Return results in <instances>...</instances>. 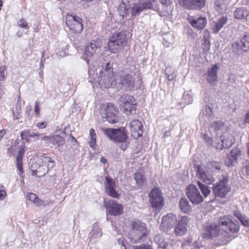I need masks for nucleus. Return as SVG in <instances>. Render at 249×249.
<instances>
[{
  "label": "nucleus",
  "instance_id": "f257e3e1",
  "mask_svg": "<svg viewBox=\"0 0 249 249\" xmlns=\"http://www.w3.org/2000/svg\"><path fill=\"white\" fill-rule=\"evenodd\" d=\"M110 65V63H107L105 67L102 66L96 69L95 76L94 70L89 67V74L93 76L92 78L98 82L101 88H109L116 86L117 84L121 85L126 90L134 88L135 79L131 75L123 71L114 73Z\"/></svg>",
  "mask_w": 249,
  "mask_h": 249
},
{
  "label": "nucleus",
  "instance_id": "f03ea898",
  "mask_svg": "<svg viewBox=\"0 0 249 249\" xmlns=\"http://www.w3.org/2000/svg\"><path fill=\"white\" fill-rule=\"evenodd\" d=\"M240 229L239 222L233 221L231 216H224L218 220V225H211L206 227V237L213 238L223 234V232L227 233V230L232 233H237Z\"/></svg>",
  "mask_w": 249,
  "mask_h": 249
},
{
  "label": "nucleus",
  "instance_id": "7ed1b4c3",
  "mask_svg": "<svg viewBox=\"0 0 249 249\" xmlns=\"http://www.w3.org/2000/svg\"><path fill=\"white\" fill-rule=\"evenodd\" d=\"M147 231L145 224L138 219L131 221L129 225L128 237L132 243L143 241Z\"/></svg>",
  "mask_w": 249,
  "mask_h": 249
},
{
  "label": "nucleus",
  "instance_id": "20e7f679",
  "mask_svg": "<svg viewBox=\"0 0 249 249\" xmlns=\"http://www.w3.org/2000/svg\"><path fill=\"white\" fill-rule=\"evenodd\" d=\"M101 130L110 140L116 142L122 143L121 149L123 151L126 150L128 137L124 127L117 129L104 127Z\"/></svg>",
  "mask_w": 249,
  "mask_h": 249
},
{
  "label": "nucleus",
  "instance_id": "39448f33",
  "mask_svg": "<svg viewBox=\"0 0 249 249\" xmlns=\"http://www.w3.org/2000/svg\"><path fill=\"white\" fill-rule=\"evenodd\" d=\"M127 42L126 32L125 31L116 32L112 34L107 43L108 50L112 53H117Z\"/></svg>",
  "mask_w": 249,
  "mask_h": 249
},
{
  "label": "nucleus",
  "instance_id": "423d86ee",
  "mask_svg": "<svg viewBox=\"0 0 249 249\" xmlns=\"http://www.w3.org/2000/svg\"><path fill=\"white\" fill-rule=\"evenodd\" d=\"M66 26L65 30L71 32V33L80 34L83 30L82 20L76 15L67 14L65 17Z\"/></svg>",
  "mask_w": 249,
  "mask_h": 249
},
{
  "label": "nucleus",
  "instance_id": "0eeeda50",
  "mask_svg": "<svg viewBox=\"0 0 249 249\" xmlns=\"http://www.w3.org/2000/svg\"><path fill=\"white\" fill-rule=\"evenodd\" d=\"M120 109L126 115H129L136 109V104L133 96L127 94H123L118 101Z\"/></svg>",
  "mask_w": 249,
  "mask_h": 249
},
{
  "label": "nucleus",
  "instance_id": "6e6552de",
  "mask_svg": "<svg viewBox=\"0 0 249 249\" xmlns=\"http://www.w3.org/2000/svg\"><path fill=\"white\" fill-rule=\"evenodd\" d=\"M228 177L226 175L222 177V179L213 187V192L216 197H224L231 190L228 185Z\"/></svg>",
  "mask_w": 249,
  "mask_h": 249
},
{
  "label": "nucleus",
  "instance_id": "1a4fd4ad",
  "mask_svg": "<svg viewBox=\"0 0 249 249\" xmlns=\"http://www.w3.org/2000/svg\"><path fill=\"white\" fill-rule=\"evenodd\" d=\"M231 48L233 53L237 55L242 54L244 52L249 50V33H247L238 41L231 44Z\"/></svg>",
  "mask_w": 249,
  "mask_h": 249
},
{
  "label": "nucleus",
  "instance_id": "9d476101",
  "mask_svg": "<svg viewBox=\"0 0 249 249\" xmlns=\"http://www.w3.org/2000/svg\"><path fill=\"white\" fill-rule=\"evenodd\" d=\"M186 194L194 205H198L203 201V197L201 195L197 188L193 184H190L188 186Z\"/></svg>",
  "mask_w": 249,
  "mask_h": 249
},
{
  "label": "nucleus",
  "instance_id": "9b49d317",
  "mask_svg": "<svg viewBox=\"0 0 249 249\" xmlns=\"http://www.w3.org/2000/svg\"><path fill=\"white\" fill-rule=\"evenodd\" d=\"M105 114L102 116L103 121H107L111 124H115L117 121V117L116 113L118 109L117 107H114L113 104L108 103L104 107Z\"/></svg>",
  "mask_w": 249,
  "mask_h": 249
},
{
  "label": "nucleus",
  "instance_id": "f8f14e48",
  "mask_svg": "<svg viewBox=\"0 0 249 249\" xmlns=\"http://www.w3.org/2000/svg\"><path fill=\"white\" fill-rule=\"evenodd\" d=\"M177 222L176 215L173 213H169L162 218L160 229L164 232L171 230Z\"/></svg>",
  "mask_w": 249,
  "mask_h": 249
},
{
  "label": "nucleus",
  "instance_id": "ddd939ff",
  "mask_svg": "<svg viewBox=\"0 0 249 249\" xmlns=\"http://www.w3.org/2000/svg\"><path fill=\"white\" fill-rule=\"evenodd\" d=\"M178 3L189 10H201L205 6L206 0H178Z\"/></svg>",
  "mask_w": 249,
  "mask_h": 249
},
{
  "label": "nucleus",
  "instance_id": "4468645a",
  "mask_svg": "<svg viewBox=\"0 0 249 249\" xmlns=\"http://www.w3.org/2000/svg\"><path fill=\"white\" fill-rule=\"evenodd\" d=\"M190 218L187 216H181L174 228V233L177 236H181L185 234L187 231Z\"/></svg>",
  "mask_w": 249,
  "mask_h": 249
},
{
  "label": "nucleus",
  "instance_id": "2eb2a0df",
  "mask_svg": "<svg viewBox=\"0 0 249 249\" xmlns=\"http://www.w3.org/2000/svg\"><path fill=\"white\" fill-rule=\"evenodd\" d=\"M104 204L107 212L112 215L118 216L123 213V206L114 200L105 201Z\"/></svg>",
  "mask_w": 249,
  "mask_h": 249
},
{
  "label": "nucleus",
  "instance_id": "dca6fc26",
  "mask_svg": "<svg viewBox=\"0 0 249 249\" xmlns=\"http://www.w3.org/2000/svg\"><path fill=\"white\" fill-rule=\"evenodd\" d=\"M104 186L105 193L107 195L113 198H119V195L115 190L116 182L108 175L105 177Z\"/></svg>",
  "mask_w": 249,
  "mask_h": 249
},
{
  "label": "nucleus",
  "instance_id": "f3484780",
  "mask_svg": "<svg viewBox=\"0 0 249 249\" xmlns=\"http://www.w3.org/2000/svg\"><path fill=\"white\" fill-rule=\"evenodd\" d=\"M209 170L206 168L203 164L199 165L197 167L196 176L205 183L210 184L214 180Z\"/></svg>",
  "mask_w": 249,
  "mask_h": 249
},
{
  "label": "nucleus",
  "instance_id": "a211bd4d",
  "mask_svg": "<svg viewBox=\"0 0 249 249\" xmlns=\"http://www.w3.org/2000/svg\"><path fill=\"white\" fill-rule=\"evenodd\" d=\"M150 202L153 207L160 209L163 206V198L160 190L157 188L152 189L149 195Z\"/></svg>",
  "mask_w": 249,
  "mask_h": 249
},
{
  "label": "nucleus",
  "instance_id": "6ab92c4d",
  "mask_svg": "<svg viewBox=\"0 0 249 249\" xmlns=\"http://www.w3.org/2000/svg\"><path fill=\"white\" fill-rule=\"evenodd\" d=\"M220 142H218L215 146L217 149L221 150L223 148H229L234 142L233 136L228 133H224L223 136H220Z\"/></svg>",
  "mask_w": 249,
  "mask_h": 249
},
{
  "label": "nucleus",
  "instance_id": "aec40b11",
  "mask_svg": "<svg viewBox=\"0 0 249 249\" xmlns=\"http://www.w3.org/2000/svg\"><path fill=\"white\" fill-rule=\"evenodd\" d=\"M100 44L94 42L90 43L86 46L84 49L83 57L87 60L88 63H89V58L92 57L96 53L97 50L100 48Z\"/></svg>",
  "mask_w": 249,
  "mask_h": 249
},
{
  "label": "nucleus",
  "instance_id": "412c9836",
  "mask_svg": "<svg viewBox=\"0 0 249 249\" xmlns=\"http://www.w3.org/2000/svg\"><path fill=\"white\" fill-rule=\"evenodd\" d=\"M219 67L217 64L212 66L211 68L208 70L206 75V80L212 86L215 85L217 81V71Z\"/></svg>",
  "mask_w": 249,
  "mask_h": 249
},
{
  "label": "nucleus",
  "instance_id": "4be33fe9",
  "mask_svg": "<svg viewBox=\"0 0 249 249\" xmlns=\"http://www.w3.org/2000/svg\"><path fill=\"white\" fill-rule=\"evenodd\" d=\"M132 136L135 139L142 136V123L138 120L131 122L129 124Z\"/></svg>",
  "mask_w": 249,
  "mask_h": 249
},
{
  "label": "nucleus",
  "instance_id": "5701e85b",
  "mask_svg": "<svg viewBox=\"0 0 249 249\" xmlns=\"http://www.w3.org/2000/svg\"><path fill=\"white\" fill-rule=\"evenodd\" d=\"M188 20L190 24L197 30H202L207 23L206 18L204 17H199L197 18H190Z\"/></svg>",
  "mask_w": 249,
  "mask_h": 249
},
{
  "label": "nucleus",
  "instance_id": "b1692460",
  "mask_svg": "<svg viewBox=\"0 0 249 249\" xmlns=\"http://www.w3.org/2000/svg\"><path fill=\"white\" fill-rule=\"evenodd\" d=\"M212 109L209 106H205L199 115L200 121H203L205 124L210 122L213 118Z\"/></svg>",
  "mask_w": 249,
  "mask_h": 249
},
{
  "label": "nucleus",
  "instance_id": "393cba45",
  "mask_svg": "<svg viewBox=\"0 0 249 249\" xmlns=\"http://www.w3.org/2000/svg\"><path fill=\"white\" fill-rule=\"evenodd\" d=\"M118 11L120 17H122V18H125L126 19L127 16L129 15L130 12L129 5L122 1L118 7Z\"/></svg>",
  "mask_w": 249,
  "mask_h": 249
},
{
  "label": "nucleus",
  "instance_id": "a878e982",
  "mask_svg": "<svg viewBox=\"0 0 249 249\" xmlns=\"http://www.w3.org/2000/svg\"><path fill=\"white\" fill-rule=\"evenodd\" d=\"M69 46L66 43H62L59 45V48L55 54L53 55L54 58L61 59L68 54L67 50Z\"/></svg>",
  "mask_w": 249,
  "mask_h": 249
},
{
  "label": "nucleus",
  "instance_id": "bb28decb",
  "mask_svg": "<svg viewBox=\"0 0 249 249\" xmlns=\"http://www.w3.org/2000/svg\"><path fill=\"white\" fill-rule=\"evenodd\" d=\"M240 151L237 149H232L228 156L226 163L228 166L233 165L239 155Z\"/></svg>",
  "mask_w": 249,
  "mask_h": 249
},
{
  "label": "nucleus",
  "instance_id": "cd10ccee",
  "mask_svg": "<svg viewBox=\"0 0 249 249\" xmlns=\"http://www.w3.org/2000/svg\"><path fill=\"white\" fill-rule=\"evenodd\" d=\"M179 207L180 211L185 213L189 214L192 212L191 206L186 198H181L179 200Z\"/></svg>",
  "mask_w": 249,
  "mask_h": 249
},
{
  "label": "nucleus",
  "instance_id": "c85d7f7f",
  "mask_svg": "<svg viewBox=\"0 0 249 249\" xmlns=\"http://www.w3.org/2000/svg\"><path fill=\"white\" fill-rule=\"evenodd\" d=\"M228 0H216L214 3V8L219 13H225L228 4Z\"/></svg>",
  "mask_w": 249,
  "mask_h": 249
},
{
  "label": "nucleus",
  "instance_id": "c756f323",
  "mask_svg": "<svg viewBox=\"0 0 249 249\" xmlns=\"http://www.w3.org/2000/svg\"><path fill=\"white\" fill-rule=\"evenodd\" d=\"M65 143V139L61 136L58 134L52 135V143L55 148L63 146Z\"/></svg>",
  "mask_w": 249,
  "mask_h": 249
},
{
  "label": "nucleus",
  "instance_id": "7c9ffc66",
  "mask_svg": "<svg viewBox=\"0 0 249 249\" xmlns=\"http://www.w3.org/2000/svg\"><path fill=\"white\" fill-rule=\"evenodd\" d=\"M25 152V146L24 145L20 146L19 150L18 152V155L17 157V167L21 173H23L22 168V158Z\"/></svg>",
  "mask_w": 249,
  "mask_h": 249
},
{
  "label": "nucleus",
  "instance_id": "2f4dec72",
  "mask_svg": "<svg viewBox=\"0 0 249 249\" xmlns=\"http://www.w3.org/2000/svg\"><path fill=\"white\" fill-rule=\"evenodd\" d=\"M42 134L31 132L30 130H25L21 132V137L22 139H28L29 138H33L35 141L40 140V137Z\"/></svg>",
  "mask_w": 249,
  "mask_h": 249
},
{
  "label": "nucleus",
  "instance_id": "473e14b6",
  "mask_svg": "<svg viewBox=\"0 0 249 249\" xmlns=\"http://www.w3.org/2000/svg\"><path fill=\"white\" fill-rule=\"evenodd\" d=\"M102 235V232L101 229L97 226L95 225L89 234V241H91L93 239L99 238Z\"/></svg>",
  "mask_w": 249,
  "mask_h": 249
},
{
  "label": "nucleus",
  "instance_id": "72a5a7b5",
  "mask_svg": "<svg viewBox=\"0 0 249 249\" xmlns=\"http://www.w3.org/2000/svg\"><path fill=\"white\" fill-rule=\"evenodd\" d=\"M40 160L42 161V165H43L44 167L47 166V171L53 168L55 165L54 161L50 157H42L41 158Z\"/></svg>",
  "mask_w": 249,
  "mask_h": 249
},
{
  "label": "nucleus",
  "instance_id": "f704fd0d",
  "mask_svg": "<svg viewBox=\"0 0 249 249\" xmlns=\"http://www.w3.org/2000/svg\"><path fill=\"white\" fill-rule=\"evenodd\" d=\"M227 22V18L226 17H223L219 19L215 23L213 30L214 33L218 32Z\"/></svg>",
  "mask_w": 249,
  "mask_h": 249
},
{
  "label": "nucleus",
  "instance_id": "c9c22d12",
  "mask_svg": "<svg viewBox=\"0 0 249 249\" xmlns=\"http://www.w3.org/2000/svg\"><path fill=\"white\" fill-rule=\"evenodd\" d=\"M208 170L212 173L216 170H220L221 169V164L216 161H212L203 165Z\"/></svg>",
  "mask_w": 249,
  "mask_h": 249
},
{
  "label": "nucleus",
  "instance_id": "e433bc0d",
  "mask_svg": "<svg viewBox=\"0 0 249 249\" xmlns=\"http://www.w3.org/2000/svg\"><path fill=\"white\" fill-rule=\"evenodd\" d=\"M167 79L169 81L173 80L177 76V71L171 67H167L165 69Z\"/></svg>",
  "mask_w": 249,
  "mask_h": 249
},
{
  "label": "nucleus",
  "instance_id": "4c0bfd02",
  "mask_svg": "<svg viewBox=\"0 0 249 249\" xmlns=\"http://www.w3.org/2000/svg\"><path fill=\"white\" fill-rule=\"evenodd\" d=\"M248 11L245 8H237L234 12V17L239 19L246 18V13Z\"/></svg>",
  "mask_w": 249,
  "mask_h": 249
},
{
  "label": "nucleus",
  "instance_id": "58836bf2",
  "mask_svg": "<svg viewBox=\"0 0 249 249\" xmlns=\"http://www.w3.org/2000/svg\"><path fill=\"white\" fill-rule=\"evenodd\" d=\"M96 135L94 130L91 128L89 130V145L90 147L93 148L96 143Z\"/></svg>",
  "mask_w": 249,
  "mask_h": 249
},
{
  "label": "nucleus",
  "instance_id": "ea45409f",
  "mask_svg": "<svg viewBox=\"0 0 249 249\" xmlns=\"http://www.w3.org/2000/svg\"><path fill=\"white\" fill-rule=\"evenodd\" d=\"M197 184L205 197H207L210 195L211 193V190L209 189L208 186L203 184L199 181H197Z\"/></svg>",
  "mask_w": 249,
  "mask_h": 249
},
{
  "label": "nucleus",
  "instance_id": "a19ab883",
  "mask_svg": "<svg viewBox=\"0 0 249 249\" xmlns=\"http://www.w3.org/2000/svg\"><path fill=\"white\" fill-rule=\"evenodd\" d=\"M212 127L214 129L216 132L222 131L224 129V123L221 121L214 122L211 124Z\"/></svg>",
  "mask_w": 249,
  "mask_h": 249
},
{
  "label": "nucleus",
  "instance_id": "79ce46f5",
  "mask_svg": "<svg viewBox=\"0 0 249 249\" xmlns=\"http://www.w3.org/2000/svg\"><path fill=\"white\" fill-rule=\"evenodd\" d=\"M143 9L144 7L142 6V4L135 5L131 9V14L133 16H136L142 12Z\"/></svg>",
  "mask_w": 249,
  "mask_h": 249
},
{
  "label": "nucleus",
  "instance_id": "37998d69",
  "mask_svg": "<svg viewBox=\"0 0 249 249\" xmlns=\"http://www.w3.org/2000/svg\"><path fill=\"white\" fill-rule=\"evenodd\" d=\"M134 178L136 180V183L138 185H142L144 181V179L142 175L140 173H136L134 175Z\"/></svg>",
  "mask_w": 249,
  "mask_h": 249
},
{
  "label": "nucleus",
  "instance_id": "c03bdc74",
  "mask_svg": "<svg viewBox=\"0 0 249 249\" xmlns=\"http://www.w3.org/2000/svg\"><path fill=\"white\" fill-rule=\"evenodd\" d=\"M211 43L208 37H204L203 42L202 44V48L204 52H207L210 49Z\"/></svg>",
  "mask_w": 249,
  "mask_h": 249
},
{
  "label": "nucleus",
  "instance_id": "a18cd8bd",
  "mask_svg": "<svg viewBox=\"0 0 249 249\" xmlns=\"http://www.w3.org/2000/svg\"><path fill=\"white\" fill-rule=\"evenodd\" d=\"M21 113V109L20 106L18 105L16 107L15 110H13V118L14 119L18 120L20 118V114Z\"/></svg>",
  "mask_w": 249,
  "mask_h": 249
},
{
  "label": "nucleus",
  "instance_id": "49530a36",
  "mask_svg": "<svg viewBox=\"0 0 249 249\" xmlns=\"http://www.w3.org/2000/svg\"><path fill=\"white\" fill-rule=\"evenodd\" d=\"M37 206L41 207L42 206L43 207H46L50 204V202L48 201H44L41 199H40L38 197H37V199L34 202Z\"/></svg>",
  "mask_w": 249,
  "mask_h": 249
},
{
  "label": "nucleus",
  "instance_id": "de8ad7c7",
  "mask_svg": "<svg viewBox=\"0 0 249 249\" xmlns=\"http://www.w3.org/2000/svg\"><path fill=\"white\" fill-rule=\"evenodd\" d=\"M5 66H0V84L4 85Z\"/></svg>",
  "mask_w": 249,
  "mask_h": 249
},
{
  "label": "nucleus",
  "instance_id": "09e8293b",
  "mask_svg": "<svg viewBox=\"0 0 249 249\" xmlns=\"http://www.w3.org/2000/svg\"><path fill=\"white\" fill-rule=\"evenodd\" d=\"M155 1H152L150 0H145L142 6L144 9H152L154 8L153 2Z\"/></svg>",
  "mask_w": 249,
  "mask_h": 249
},
{
  "label": "nucleus",
  "instance_id": "8fccbe9b",
  "mask_svg": "<svg viewBox=\"0 0 249 249\" xmlns=\"http://www.w3.org/2000/svg\"><path fill=\"white\" fill-rule=\"evenodd\" d=\"M239 220L244 226L249 227V218L245 215H243Z\"/></svg>",
  "mask_w": 249,
  "mask_h": 249
},
{
  "label": "nucleus",
  "instance_id": "3c124183",
  "mask_svg": "<svg viewBox=\"0 0 249 249\" xmlns=\"http://www.w3.org/2000/svg\"><path fill=\"white\" fill-rule=\"evenodd\" d=\"M27 197L29 201L34 203L38 196L34 193H29L27 194Z\"/></svg>",
  "mask_w": 249,
  "mask_h": 249
},
{
  "label": "nucleus",
  "instance_id": "603ef678",
  "mask_svg": "<svg viewBox=\"0 0 249 249\" xmlns=\"http://www.w3.org/2000/svg\"><path fill=\"white\" fill-rule=\"evenodd\" d=\"M183 98L185 100V103L187 105H189L193 102V98L188 94L183 95Z\"/></svg>",
  "mask_w": 249,
  "mask_h": 249
},
{
  "label": "nucleus",
  "instance_id": "864d4df0",
  "mask_svg": "<svg viewBox=\"0 0 249 249\" xmlns=\"http://www.w3.org/2000/svg\"><path fill=\"white\" fill-rule=\"evenodd\" d=\"M40 140L41 141H45L46 143H52V135L51 136H42V135L40 137Z\"/></svg>",
  "mask_w": 249,
  "mask_h": 249
},
{
  "label": "nucleus",
  "instance_id": "5fc2aeb1",
  "mask_svg": "<svg viewBox=\"0 0 249 249\" xmlns=\"http://www.w3.org/2000/svg\"><path fill=\"white\" fill-rule=\"evenodd\" d=\"M18 24L20 27H21L22 28H26V29L29 28V26H28V24H27L26 21L24 19H21L19 20L18 22Z\"/></svg>",
  "mask_w": 249,
  "mask_h": 249
},
{
  "label": "nucleus",
  "instance_id": "6e6d98bb",
  "mask_svg": "<svg viewBox=\"0 0 249 249\" xmlns=\"http://www.w3.org/2000/svg\"><path fill=\"white\" fill-rule=\"evenodd\" d=\"M34 112L36 116H39V112H40V107L39 105V102L36 101L35 102V105L34 107Z\"/></svg>",
  "mask_w": 249,
  "mask_h": 249
},
{
  "label": "nucleus",
  "instance_id": "4d7b16f0",
  "mask_svg": "<svg viewBox=\"0 0 249 249\" xmlns=\"http://www.w3.org/2000/svg\"><path fill=\"white\" fill-rule=\"evenodd\" d=\"M39 167H40V173H38V177L40 178L41 177H43L46 173L48 172L47 170H46L45 167H44L43 165L40 166Z\"/></svg>",
  "mask_w": 249,
  "mask_h": 249
},
{
  "label": "nucleus",
  "instance_id": "13d9d810",
  "mask_svg": "<svg viewBox=\"0 0 249 249\" xmlns=\"http://www.w3.org/2000/svg\"><path fill=\"white\" fill-rule=\"evenodd\" d=\"M132 249H151V248L149 246H146L143 244L142 246H133L132 247Z\"/></svg>",
  "mask_w": 249,
  "mask_h": 249
},
{
  "label": "nucleus",
  "instance_id": "bf43d9fd",
  "mask_svg": "<svg viewBox=\"0 0 249 249\" xmlns=\"http://www.w3.org/2000/svg\"><path fill=\"white\" fill-rule=\"evenodd\" d=\"M2 188H4L3 186H0V200H3L6 196V193L5 190L2 189Z\"/></svg>",
  "mask_w": 249,
  "mask_h": 249
},
{
  "label": "nucleus",
  "instance_id": "052dcab7",
  "mask_svg": "<svg viewBox=\"0 0 249 249\" xmlns=\"http://www.w3.org/2000/svg\"><path fill=\"white\" fill-rule=\"evenodd\" d=\"M164 41L168 42L169 44H171L174 41L173 37L172 35L168 36L164 38Z\"/></svg>",
  "mask_w": 249,
  "mask_h": 249
},
{
  "label": "nucleus",
  "instance_id": "680f3d73",
  "mask_svg": "<svg viewBox=\"0 0 249 249\" xmlns=\"http://www.w3.org/2000/svg\"><path fill=\"white\" fill-rule=\"evenodd\" d=\"M43 60H41L40 64L39 70L40 72H39L40 77L41 79H43Z\"/></svg>",
  "mask_w": 249,
  "mask_h": 249
},
{
  "label": "nucleus",
  "instance_id": "e2e57ef3",
  "mask_svg": "<svg viewBox=\"0 0 249 249\" xmlns=\"http://www.w3.org/2000/svg\"><path fill=\"white\" fill-rule=\"evenodd\" d=\"M36 126L39 129H43L46 127L47 125L44 122H41L36 124Z\"/></svg>",
  "mask_w": 249,
  "mask_h": 249
},
{
  "label": "nucleus",
  "instance_id": "0e129e2a",
  "mask_svg": "<svg viewBox=\"0 0 249 249\" xmlns=\"http://www.w3.org/2000/svg\"><path fill=\"white\" fill-rule=\"evenodd\" d=\"M160 2L163 5H169L172 2V0H159Z\"/></svg>",
  "mask_w": 249,
  "mask_h": 249
},
{
  "label": "nucleus",
  "instance_id": "69168bd1",
  "mask_svg": "<svg viewBox=\"0 0 249 249\" xmlns=\"http://www.w3.org/2000/svg\"><path fill=\"white\" fill-rule=\"evenodd\" d=\"M204 139L205 140L206 142L208 143V144H211L212 143V139L211 137L208 136L206 134L204 135Z\"/></svg>",
  "mask_w": 249,
  "mask_h": 249
},
{
  "label": "nucleus",
  "instance_id": "338daca9",
  "mask_svg": "<svg viewBox=\"0 0 249 249\" xmlns=\"http://www.w3.org/2000/svg\"><path fill=\"white\" fill-rule=\"evenodd\" d=\"M40 167H39L38 169L33 170L32 172V175L34 176H36L38 177V173H40Z\"/></svg>",
  "mask_w": 249,
  "mask_h": 249
},
{
  "label": "nucleus",
  "instance_id": "774afa93",
  "mask_svg": "<svg viewBox=\"0 0 249 249\" xmlns=\"http://www.w3.org/2000/svg\"><path fill=\"white\" fill-rule=\"evenodd\" d=\"M244 122L245 123H248L249 124V110L247 112L245 119Z\"/></svg>",
  "mask_w": 249,
  "mask_h": 249
}]
</instances>
